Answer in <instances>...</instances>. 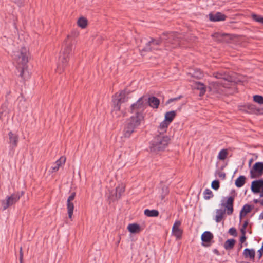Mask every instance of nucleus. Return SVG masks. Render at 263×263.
Returning <instances> with one entry per match:
<instances>
[{"label":"nucleus","instance_id":"obj_49","mask_svg":"<svg viewBox=\"0 0 263 263\" xmlns=\"http://www.w3.org/2000/svg\"><path fill=\"white\" fill-rule=\"evenodd\" d=\"M258 252L259 253V258H260L262 256L263 250H261L260 249Z\"/></svg>","mask_w":263,"mask_h":263},{"label":"nucleus","instance_id":"obj_30","mask_svg":"<svg viewBox=\"0 0 263 263\" xmlns=\"http://www.w3.org/2000/svg\"><path fill=\"white\" fill-rule=\"evenodd\" d=\"M144 213L148 217H157L159 215V212L156 210L146 209L144 210Z\"/></svg>","mask_w":263,"mask_h":263},{"label":"nucleus","instance_id":"obj_35","mask_svg":"<svg viewBox=\"0 0 263 263\" xmlns=\"http://www.w3.org/2000/svg\"><path fill=\"white\" fill-rule=\"evenodd\" d=\"M203 195L204 198L206 200L210 199L211 197L213 196V194L212 191L208 189H205V190L204 191Z\"/></svg>","mask_w":263,"mask_h":263},{"label":"nucleus","instance_id":"obj_4","mask_svg":"<svg viewBox=\"0 0 263 263\" xmlns=\"http://www.w3.org/2000/svg\"><path fill=\"white\" fill-rule=\"evenodd\" d=\"M213 74L219 80L216 82H211L209 83L208 89L210 91H213L215 93H222L223 91V88H229L232 83L235 81L234 78L226 72H218L214 73Z\"/></svg>","mask_w":263,"mask_h":263},{"label":"nucleus","instance_id":"obj_31","mask_svg":"<svg viewBox=\"0 0 263 263\" xmlns=\"http://www.w3.org/2000/svg\"><path fill=\"white\" fill-rule=\"evenodd\" d=\"M196 88L200 91L199 94L200 96H202L206 91V87L204 85L200 82L196 83Z\"/></svg>","mask_w":263,"mask_h":263},{"label":"nucleus","instance_id":"obj_44","mask_svg":"<svg viewBox=\"0 0 263 263\" xmlns=\"http://www.w3.org/2000/svg\"><path fill=\"white\" fill-rule=\"evenodd\" d=\"M246 240V235H241L240 238V241L241 243H243L245 242Z\"/></svg>","mask_w":263,"mask_h":263},{"label":"nucleus","instance_id":"obj_43","mask_svg":"<svg viewBox=\"0 0 263 263\" xmlns=\"http://www.w3.org/2000/svg\"><path fill=\"white\" fill-rule=\"evenodd\" d=\"M181 98V96H179V97H176V98H171V99H170L167 102V104H170V103L174 101H177L179 99H180V98Z\"/></svg>","mask_w":263,"mask_h":263},{"label":"nucleus","instance_id":"obj_6","mask_svg":"<svg viewBox=\"0 0 263 263\" xmlns=\"http://www.w3.org/2000/svg\"><path fill=\"white\" fill-rule=\"evenodd\" d=\"M170 138L166 134H157L150 144V150L152 152L158 153L163 151L167 147Z\"/></svg>","mask_w":263,"mask_h":263},{"label":"nucleus","instance_id":"obj_28","mask_svg":"<svg viewBox=\"0 0 263 263\" xmlns=\"http://www.w3.org/2000/svg\"><path fill=\"white\" fill-rule=\"evenodd\" d=\"M176 113L175 111H171L166 112L165 115V120L171 123L176 116Z\"/></svg>","mask_w":263,"mask_h":263},{"label":"nucleus","instance_id":"obj_10","mask_svg":"<svg viewBox=\"0 0 263 263\" xmlns=\"http://www.w3.org/2000/svg\"><path fill=\"white\" fill-rule=\"evenodd\" d=\"M263 175V162L255 163L250 170V177L251 178H256L261 177Z\"/></svg>","mask_w":263,"mask_h":263},{"label":"nucleus","instance_id":"obj_56","mask_svg":"<svg viewBox=\"0 0 263 263\" xmlns=\"http://www.w3.org/2000/svg\"><path fill=\"white\" fill-rule=\"evenodd\" d=\"M261 250H263V242H262V247H261Z\"/></svg>","mask_w":263,"mask_h":263},{"label":"nucleus","instance_id":"obj_22","mask_svg":"<svg viewBox=\"0 0 263 263\" xmlns=\"http://www.w3.org/2000/svg\"><path fill=\"white\" fill-rule=\"evenodd\" d=\"M127 229L132 233H138L141 231L140 226L137 223L129 224Z\"/></svg>","mask_w":263,"mask_h":263},{"label":"nucleus","instance_id":"obj_14","mask_svg":"<svg viewBox=\"0 0 263 263\" xmlns=\"http://www.w3.org/2000/svg\"><path fill=\"white\" fill-rule=\"evenodd\" d=\"M213 238V235L209 231L204 232L201 235L202 245L205 247L210 246L211 242Z\"/></svg>","mask_w":263,"mask_h":263},{"label":"nucleus","instance_id":"obj_19","mask_svg":"<svg viewBox=\"0 0 263 263\" xmlns=\"http://www.w3.org/2000/svg\"><path fill=\"white\" fill-rule=\"evenodd\" d=\"M247 108L250 113L256 115H263V108H257L255 105L253 104H249Z\"/></svg>","mask_w":263,"mask_h":263},{"label":"nucleus","instance_id":"obj_57","mask_svg":"<svg viewBox=\"0 0 263 263\" xmlns=\"http://www.w3.org/2000/svg\"><path fill=\"white\" fill-rule=\"evenodd\" d=\"M252 160H251L250 161V163H250V164H251V163L252 162Z\"/></svg>","mask_w":263,"mask_h":263},{"label":"nucleus","instance_id":"obj_8","mask_svg":"<svg viewBox=\"0 0 263 263\" xmlns=\"http://www.w3.org/2000/svg\"><path fill=\"white\" fill-rule=\"evenodd\" d=\"M23 194V192H21L14 193L10 196H7L5 199L1 201L2 210L4 211L16 203Z\"/></svg>","mask_w":263,"mask_h":263},{"label":"nucleus","instance_id":"obj_32","mask_svg":"<svg viewBox=\"0 0 263 263\" xmlns=\"http://www.w3.org/2000/svg\"><path fill=\"white\" fill-rule=\"evenodd\" d=\"M78 25L82 28H85L87 25V20L84 17H80L78 21Z\"/></svg>","mask_w":263,"mask_h":263},{"label":"nucleus","instance_id":"obj_55","mask_svg":"<svg viewBox=\"0 0 263 263\" xmlns=\"http://www.w3.org/2000/svg\"><path fill=\"white\" fill-rule=\"evenodd\" d=\"M202 73H200L199 76H197V77H202Z\"/></svg>","mask_w":263,"mask_h":263},{"label":"nucleus","instance_id":"obj_2","mask_svg":"<svg viewBox=\"0 0 263 263\" xmlns=\"http://www.w3.org/2000/svg\"><path fill=\"white\" fill-rule=\"evenodd\" d=\"M180 35L177 33H163L158 39H152L151 41L146 44L142 49V51L149 52L157 50V46L164 42V45L170 49L171 48H176L180 44Z\"/></svg>","mask_w":263,"mask_h":263},{"label":"nucleus","instance_id":"obj_26","mask_svg":"<svg viewBox=\"0 0 263 263\" xmlns=\"http://www.w3.org/2000/svg\"><path fill=\"white\" fill-rule=\"evenodd\" d=\"M255 252L254 249H249L246 248L244 250L243 255L246 258L249 257L251 259H253L255 257Z\"/></svg>","mask_w":263,"mask_h":263},{"label":"nucleus","instance_id":"obj_47","mask_svg":"<svg viewBox=\"0 0 263 263\" xmlns=\"http://www.w3.org/2000/svg\"><path fill=\"white\" fill-rule=\"evenodd\" d=\"M246 229H243L242 228H241L240 232H241L242 235H246Z\"/></svg>","mask_w":263,"mask_h":263},{"label":"nucleus","instance_id":"obj_48","mask_svg":"<svg viewBox=\"0 0 263 263\" xmlns=\"http://www.w3.org/2000/svg\"><path fill=\"white\" fill-rule=\"evenodd\" d=\"M14 2L17 4L18 5H20L22 3L23 0H13Z\"/></svg>","mask_w":263,"mask_h":263},{"label":"nucleus","instance_id":"obj_15","mask_svg":"<svg viewBox=\"0 0 263 263\" xmlns=\"http://www.w3.org/2000/svg\"><path fill=\"white\" fill-rule=\"evenodd\" d=\"M263 187V179L256 180L252 181L251 184V190L255 194H258L260 189Z\"/></svg>","mask_w":263,"mask_h":263},{"label":"nucleus","instance_id":"obj_24","mask_svg":"<svg viewBox=\"0 0 263 263\" xmlns=\"http://www.w3.org/2000/svg\"><path fill=\"white\" fill-rule=\"evenodd\" d=\"M170 123L165 121V120L162 121L159 127L158 134L163 133V134H165L167 128Z\"/></svg>","mask_w":263,"mask_h":263},{"label":"nucleus","instance_id":"obj_42","mask_svg":"<svg viewBox=\"0 0 263 263\" xmlns=\"http://www.w3.org/2000/svg\"><path fill=\"white\" fill-rule=\"evenodd\" d=\"M23 253L22 251V247H20V263H23Z\"/></svg>","mask_w":263,"mask_h":263},{"label":"nucleus","instance_id":"obj_12","mask_svg":"<svg viewBox=\"0 0 263 263\" xmlns=\"http://www.w3.org/2000/svg\"><path fill=\"white\" fill-rule=\"evenodd\" d=\"M234 197H229L226 201L222 200L221 205L225 208L226 212L228 215H231L233 212V203Z\"/></svg>","mask_w":263,"mask_h":263},{"label":"nucleus","instance_id":"obj_33","mask_svg":"<svg viewBox=\"0 0 263 263\" xmlns=\"http://www.w3.org/2000/svg\"><path fill=\"white\" fill-rule=\"evenodd\" d=\"M228 155V152L227 149H223L220 151L218 154V159L220 160H224Z\"/></svg>","mask_w":263,"mask_h":263},{"label":"nucleus","instance_id":"obj_5","mask_svg":"<svg viewBox=\"0 0 263 263\" xmlns=\"http://www.w3.org/2000/svg\"><path fill=\"white\" fill-rule=\"evenodd\" d=\"M78 35V33L74 32L70 35H68L64 41L65 47L59 57V62L57 67V72L60 73L66 66L69 60V54L72 51V40Z\"/></svg>","mask_w":263,"mask_h":263},{"label":"nucleus","instance_id":"obj_52","mask_svg":"<svg viewBox=\"0 0 263 263\" xmlns=\"http://www.w3.org/2000/svg\"><path fill=\"white\" fill-rule=\"evenodd\" d=\"M254 202L255 203H257L258 202L260 203V201L258 199H254Z\"/></svg>","mask_w":263,"mask_h":263},{"label":"nucleus","instance_id":"obj_20","mask_svg":"<svg viewBox=\"0 0 263 263\" xmlns=\"http://www.w3.org/2000/svg\"><path fill=\"white\" fill-rule=\"evenodd\" d=\"M226 212V210L217 209L216 210L215 220L216 222L219 223L221 221L225 215Z\"/></svg>","mask_w":263,"mask_h":263},{"label":"nucleus","instance_id":"obj_29","mask_svg":"<svg viewBox=\"0 0 263 263\" xmlns=\"http://www.w3.org/2000/svg\"><path fill=\"white\" fill-rule=\"evenodd\" d=\"M246 181V177L245 176H240L236 180H235V185L238 187H242Z\"/></svg>","mask_w":263,"mask_h":263},{"label":"nucleus","instance_id":"obj_50","mask_svg":"<svg viewBox=\"0 0 263 263\" xmlns=\"http://www.w3.org/2000/svg\"><path fill=\"white\" fill-rule=\"evenodd\" d=\"M260 191L259 192V196H260V197H263V187L261 188V189H260Z\"/></svg>","mask_w":263,"mask_h":263},{"label":"nucleus","instance_id":"obj_54","mask_svg":"<svg viewBox=\"0 0 263 263\" xmlns=\"http://www.w3.org/2000/svg\"><path fill=\"white\" fill-rule=\"evenodd\" d=\"M260 203L263 206V199L261 200H260Z\"/></svg>","mask_w":263,"mask_h":263},{"label":"nucleus","instance_id":"obj_46","mask_svg":"<svg viewBox=\"0 0 263 263\" xmlns=\"http://www.w3.org/2000/svg\"><path fill=\"white\" fill-rule=\"evenodd\" d=\"M248 220H246L244 222L242 228L246 229V228L248 226Z\"/></svg>","mask_w":263,"mask_h":263},{"label":"nucleus","instance_id":"obj_41","mask_svg":"<svg viewBox=\"0 0 263 263\" xmlns=\"http://www.w3.org/2000/svg\"><path fill=\"white\" fill-rule=\"evenodd\" d=\"M229 233L234 236H236L237 235L236 230L234 228H231L229 230Z\"/></svg>","mask_w":263,"mask_h":263},{"label":"nucleus","instance_id":"obj_3","mask_svg":"<svg viewBox=\"0 0 263 263\" xmlns=\"http://www.w3.org/2000/svg\"><path fill=\"white\" fill-rule=\"evenodd\" d=\"M29 53L28 49L22 47L17 51L13 52V60L16 63V68L20 73L19 76L25 80L29 78L30 74L28 70L27 63L28 62Z\"/></svg>","mask_w":263,"mask_h":263},{"label":"nucleus","instance_id":"obj_7","mask_svg":"<svg viewBox=\"0 0 263 263\" xmlns=\"http://www.w3.org/2000/svg\"><path fill=\"white\" fill-rule=\"evenodd\" d=\"M127 100L128 98L125 96V92L123 91L121 92L119 94H116L113 97L112 105L114 108L111 111V114L114 118L118 119L124 116L125 112L121 110V105Z\"/></svg>","mask_w":263,"mask_h":263},{"label":"nucleus","instance_id":"obj_27","mask_svg":"<svg viewBox=\"0 0 263 263\" xmlns=\"http://www.w3.org/2000/svg\"><path fill=\"white\" fill-rule=\"evenodd\" d=\"M236 241L234 239L227 240L224 243V248L227 250H231L233 248Z\"/></svg>","mask_w":263,"mask_h":263},{"label":"nucleus","instance_id":"obj_38","mask_svg":"<svg viewBox=\"0 0 263 263\" xmlns=\"http://www.w3.org/2000/svg\"><path fill=\"white\" fill-rule=\"evenodd\" d=\"M212 187L215 190L219 188V182L218 180H214L212 183Z\"/></svg>","mask_w":263,"mask_h":263},{"label":"nucleus","instance_id":"obj_18","mask_svg":"<svg viewBox=\"0 0 263 263\" xmlns=\"http://www.w3.org/2000/svg\"><path fill=\"white\" fill-rule=\"evenodd\" d=\"M8 136L9 140V142L11 146L13 147H16L18 142V136L16 134L13 133L12 132H10L8 134Z\"/></svg>","mask_w":263,"mask_h":263},{"label":"nucleus","instance_id":"obj_45","mask_svg":"<svg viewBox=\"0 0 263 263\" xmlns=\"http://www.w3.org/2000/svg\"><path fill=\"white\" fill-rule=\"evenodd\" d=\"M218 176L220 178H224L226 176V174L224 173L220 172L218 173Z\"/></svg>","mask_w":263,"mask_h":263},{"label":"nucleus","instance_id":"obj_9","mask_svg":"<svg viewBox=\"0 0 263 263\" xmlns=\"http://www.w3.org/2000/svg\"><path fill=\"white\" fill-rule=\"evenodd\" d=\"M139 101H140L141 103H142L144 105H145L144 111L147 107L148 104L151 107H153V108H158L160 104L159 100L157 98L153 96L149 97L148 99L144 97H141L138 100V101L135 103H137Z\"/></svg>","mask_w":263,"mask_h":263},{"label":"nucleus","instance_id":"obj_51","mask_svg":"<svg viewBox=\"0 0 263 263\" xmlns=\"http://www.w3.org/2000/svg\"><path fill=\"white\" fill-rule=\"evenodd\" d=\"M259 219H263V212L260 213V214L259 216Z\"/></svg>","mask_w":263,"mask_h":263},{"label":"nucleus","instance_id":"obj_53","mask_svg":"<svg viewBox=\"0 0 263 263\" xmlns=\"http://www.w3.org/2000/svg\"><path fill=\"white\" fill-rule=\"evenodd\" d=\"M213 252L217 254H219L218 251L217 249H214Z\"/></svg>","mask_w":263,"mask_h":263},{"label":"nucleus","instance_id":"obj_1","mask_svg":"<svg viewBox=\"0 0 263 263\" xmlns=\"http://www.w3.org/2000/svg\"><path fill=\"white\" fill-rule=\"evenodd\" d=\"M144 105L140 101L130 105L129 111L133 115L125 123L123 130L124 137L129 138L133 133L136 132L144 119Z\"/></svg>","mask_w":263,"mask_h":263},{"label":"nucleus","instance_id":"obj_25","mask_svg":"<svg viewBox=\"0 0 263 263\" xmlns=\"http://www.w3.org/2000/svg\"><path fill=\"white\" fill-rule=\"evenodd\" d=\"M66 161V158L61 157L59 160H58L54 164V166L52 167V172H57L58 171L60 166L65 163Z\"/></svg>","mask_w":263,"mask_h":263},{"label":"nucleus","instance_id":"obj_36","mask_svg":"<svg viewBox=\"0 0 263 263\" xmlns=\"http://www.w3.org/2000/svg\"><path fill=\"white\" fill-rule=\"evenodd\" d=\"M253 101L259 104H263V97L260 95H254Z\"/></svg>","mask_w":263,"mask_h":263},{"label":"nucleus","instance_id":"obj_16","mask_svg":"<svg viewBox=\"0 0 263 263\" xmlns=\"http://www.w3.org/2000/svg\"><path fill=\"white\" fill-rule=\"evenodd\" d=\"M181 222L176 221L172 228V233L176 237L177 239H180L181 237L182 231L180 229Z\"/></svg>","mask_w":263,"mask_h":263},{"label":"nucleus","instance_id":"obj_17","mask_svg":"<svg viewBox=\"0 0 263 263\" xmlns=\"http://www.w3.org/2000/svg\"><path fill=\"white\" fill-rule=\"evenodd\" d=\"M226 16L220 12H217L215 14L210 13L209 18L213 22L220 21L225 20Z\"/></svg>","mask_w":263,"mask_h":263},{"label":"nucleus","instance_id":"obj_40","mask_svg":"<svg viewBox=\"0 0 263 263\" xmlns=\"http://www.w3.org/2000/svg\"><path fill=\"white\" fill-rule=\"evenodd\" d=\"M76 193L73 192L68 198L67 203H71V201H73L75 198Z\"/></svg>","mask_w":263,"mask_h":263},{"label":"nucleus","instance_id":"obj_39","mask_svg":"<svg viewBox=\"0 0 263 263\" xmlns=\"http://www.w3.org/2000/svg\"><path fill=\"white\" fill-rule=\"evenodd\" d=\"M162 194L161 195V197H162V199H163L164 198V197L168 194L169 191H168V187L165 186H164L162 187Z\"/></svg>","mask_w":263,"mask_h":263},{"label":"nucleus","instance_id":"obj_11","mask_svg":"<svg viewBox=\"0 0 263 263\" xmlns=\"http://www.w3.org/2000/svg\"><path fill=\"white\" fill-rule=\"evenodd\" d=\"M124 191L125 185L122 183L116 187L115 192L112 191L110 193L109 198L112 201L118 200L120 198Z\"/></svg>","mask_w":263,"mask_h":263},{"label":"nucleus","instance_id":"obj_21","mask_svg":"<svg viewBox=\"0 0 263 263\" xmlns=\"http://www.w3.org/2000/svg\"><path fill=\"white\" fill-rule=\"evenodd\" d=\"M253 206L249 204H245L240 211L239 217L241 220L243 217H245L248 213L252 210Z\"/></svg>","mask_w":263,"mask_h":263},{"label":"nucleus","instance_id":"obj_34","mask_svg":"<svg viewBox=\"0 0 263 263\" xmlns=\"http://www.w3.org/2000/svg\"><path fill=\"white\" fill-rule=\"evenodd\" d=\"M67 206L68 210V217L69 218H71L73 214V211L74 209L73 204L72 202L67 203Z\"/></svg>","mask_w":263,"mask_h":263},{"label":"nucleus","instance_id":"obj_23","mask_svg":"<svg viewBox=\"0 0 263 263\" xmlns=\"http://www.w3.org/2000/svg\"><path fill=\"white\" fill-rule=\"evenodd\" d=\"M170 123L165 121V120L162 121L159 127L158 134L163 133V134H165L167 128Z\"/></svg>","mask_w":263,"mask_h":263},{"label":"nucleus","instance_id":"obj_37","mask_svg":"<svg viewBox=\"0 0 263 263\" xmlns=\"http://www.w3.org/2000/svg\"><path fill=\"white\" fill-rule=\"evenodd\" d=\"M251 16L254 21L263 24V17L255 14H252Z\"/></svg>","mask_w":263,"mask_h":263},{"label":"nucleus","instance_id":"obj_13","mask_svg":"<svg viewBox=\"0 0 263 263\" xmlns=\"http://www.w3.org/2000/svg\"><path fill=\"white\" fill-rule=\"evenodd\" d=\"M213 38L218 42H228L231 39L229 34L216 32L212 34Z\"/></svg>","mask_w":263,"mask_h":263}]
</instances>
